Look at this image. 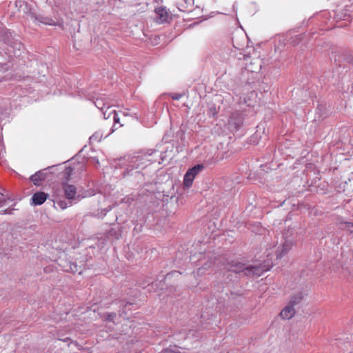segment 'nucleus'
I'll use <instances>...</instances> for the list:
<instances>
[{"instance_id":"nucleus-1","label":"nucleus","mask_w":353,"mask_h":353,"mask_svg":"<svg viewBox=\"0 0 353 353\" xmlns=\"http://www.w3.org/2000/svg\"><path fill=\"white\" fill-rule=\"evenodd\" d=\"M227 270L234 273L243 272L247 276H260L265 272L270 270V266L264 265H248L238 261H231L228 263Z\"/></svg>"},{"instance_id":"nucleus-2","label":"nucleus","mask_w":353,"mask_h":353,"mask_svg":"<svg viewBox=\"0 0 353 353\" xmlns=\"http://www.w3.org/2000/svg\"><path fill=\"white\" fill-rule=\"evenodd\" d=\"M153 153L152 150H148V152L144 154H140L137 156H133L129 158L128 165L125 168L123 175H130V172L134 170L142 169L145 168L149 163H153L155 161L149 159L148 157L152 155Z\"/></svg>"},{"instance_id":"nucleus-3","label":"nucleus","mask_w":353,"mask_h":353,"mask_svg":"<svg viewBox=\"0 0 353 353\" xmlns=\"http://www.w3.org/2000/svg\"><path fill=\"white\" fill-rule=\"evenodd\" d=\"M243 124V116L240 112H234L232 114L229 122L228 128L232 132L238 131Z\"/></svg>"},{"instance_id":"nucleus-4","label":"nucleus","mask_w":353,"mask_h":353,"mask_svg":"<svg viewBox=\"0 0 353 353\" xmlns=\"http://www.w3.org/2000/svg\"><path fill=\"white\" fill-rule=\"evenodd\" d=\"M112 116V119L114 124L112 126L111 130L110 132H108L105 137H107L109 136L111 133H112L115 130L118 129L119 127L122 126V124H119L118 127H116V124L119 123L120 119L118 117L117 113L114 110H112L111 106H108L105 111L103 112V118L104 119H108L110 118V117Z\"/></svg>"},{"instance_id":"nucleus-5","label":"nucleus","mask_w":353,"mask_h":353,"mask_svg":"<svg viewBox=\"0 0 353 353\" xmlns=\"http://www.w3.org/2000/svg\"><path fill=\"white\" fill-rule=\"evenodd\" d=\"M28 17L33 21L36 24L43 23L48 26H55L56 22L49 17L43 14H37L35 12H30Z\"/></svg>"},{"instance_id":"nucleus-6","label":"nucleus","mask_w":353,"mask_h":353,"mask_svg":"<svg viewBox=\"0 0 353 353\" xmlns=\"http://www.w3.org/2000/svg\"><path fill=\"white\" fill-rule=\"evenodd\" d=\"M54 166H49L48 168L41 170L30 176V180L33 182L34 185L39 186L41 185V182L44 181L47 176V170L54 168Z\"/></svg>"},{"instance_id":"nucleus-7","label":"nucleus","mask_w":353,"mask_h":353,"mask_svg":"<svg viewBox=\"0 0 353 353\" xmlns=\"http://www.w3.org/2000/svg\"><path fill=\"white\" fill-rule=\"evenodd\" d=\"M48 195L43 192H37L32 196L31 204L33 205H42L47 199Z\"/></svg>"},{"instance_id":"nucleus-8","label":"nucleus","mask_w":353,"mask_h":353,"mask_svg":"<svg viewBox=\"0 0 353 353\" xmlns=\"http://www.w3.org/2000/svg\"><path fill=\"white\" fill-rule=\"evenodd\" d=\"M62 186L64 190L65 197L69 200L74 199L77 193L76 187L73 185L68 184L66 182L63 183Z\"/></svg>"},{"instance_id":"nucleus-9","label":"nucleus","mask_w":353,"mask_h":353,"mask_svg":"<svg viewBox=\"0 0 353 353\" xmlns=\"http://www.w3.org/2000/svg\"><path fill=\"white\" fill-rule=\"evenodd\" d=\"M155 12L157 14V21L158 23H163L168 21L169 15L165 8H156Z\"/></svg>"},{"instance_id":"nucleus-10","label":"nucleus","mask_w":353,"mask_h":353,"mask_svg":"<svg viewBox=\"0 0 353 353\" xmlns=\"http://www.w3.org/2000/svg\"><path fill=\"white\" fill-rule=\"evenodd\" d=\"M294 307L288 304L285 306L280 313V316L283 319H290L295 314Z\"/></svg>"},{"instance_id":"nucleus-11","label":"nucleus","mask_w":353,"mask_h":353,"mask_svg":"<svg viewBox=\"0 0 353 353\" xmlns=\"http://www.w3.org/2000/svg\"><path fill=\"white\" fill-rule=\"evenodd\" d=\"M305 294L302 292H296L291 296L289 304L294 307L301 302Z\"/></svg>"},{"instance_id":"nucleus-12","label":"nucleus","mask_w":353,"mask_h":353,"mask_svg":"<svg viewBox=\"0 0 353 353\" xmlns=\"http://www.w3.org/2000/svg\"><path fill=\"white\" fill-rule=\"evenodd\" d=\"M292 247V242L291 241H285L282 246L281 252H278L276 258L281 259L285 254H287Z\"/></svg>"},{"instance_id":"nucleus-13","label":"nucleus","mask_w":353,"mask_h":353,"mask_svg":"<svg viewBox=\"0 0 353 353\" xmlns=\"http://www.w3.org/2000/svg\"><path fill=\"white\" fill-rule=\"evenodd\" d=\"M94 106L101 110V113L103 114V112L105 111L108 106H110L108 103H105L103 99H97L96 101L93 102Z\"/></svg>"},{"instance_id":"nucleus-14","label":"nucleus","mask_w":353,"mask_h":353,"mask_svg":"<svg viewBox=\"0 0 353 353\" xmlns=\"http://www.w3.org/2000/svg\"><path fill=\"white\" fill-rule=\"evenodd\" d=\"M195 176H194V174L190 173V172H186L183 178V185L186 188H190L192 185V182L194 181Z\"/></svg>"},{"instance_id":"nucleus-15","label":"nucleus","mask_w":353,"mask_h":353,"mask_svg":"<svg viewBox=\"0 0 353 353\" xmlns=\"http://www.w3.org/2000/svg\"><path fill=\"white\" fill-rule=\"evenodd\" d=\"M73 172V168L70 166H67L65 168L64 170L61 172V179H65L68 181Z\"/></svg>"},{"instance_id":"nucleus-16","label":"nucleus","mask_w":353,"mask_h":353,"mask_svg":"<svg viewBox=\"0 0 353 353\" xmlns=\"http://www.w3.org/2000/svg\"><path fill=\"white\" fill-rule=\"evenodd\" d=\"M103 134L101 131L95 132L92 136L90 137V142H100L103 138Z\"/></svg>"},{"instance_id":"nucleus-17","label":"nucleus","mask_w":353,"mask_h":353,"mask_svg":"<svg viewBox=\"0 0 353 353\" xmlns=\"http://www.w3.org/2000/svg\"><path fill=\"white\" fill-rule=\"evenodd\" d=\"M203 168L204 166L203 164H197L192 168H190L188 172H190V173L194 174V176H196V175L199 173Z\"/></svg>"},{"instance_id":"nucleus-18","label":"nucleus","mask_w":353,"mask_h":353,"mask_svg":"<svg viewBox=\"0 0 353 353\" xmlns=\"http://www.w3.org/2000/svg\"><path fill=\"white\" fill-rule=\"evenodd\" d=\"M57 205L61 210L67 208L68 206L72 205V201H66L65 200H59L56 202Z\"/></svg>"},{"instance_id":"nucleus-19","label":"nucleus","mask_w":353,"mask_h":353,"mask_svg":"<svg viewBox=\"0 0 353 353\" xmlns=\"http://www.w3.org/2000/svg\"><path fill=\"white\" fill-rule=\"evenodd\" d=\"M68 265H69V268L65 269V272L75 273L78 272V266L76 263L68 261Z\"/></svg>"},{"instance_id":"nucleus-20","label":"nucleus","mask_w":353,"mask_h":353,"mask_svg":"<svg viewBox=\"0 0 353 353\" xmlns=\"http://www.w3.org/2000/svg\"><path fill=\"white\" fill-rule=\"evenodd\" d=\"M303 36L301 34H297L291 38L290 43L295 46L298 45L302 40Z\"/></svg>"},{"instance_id":"nucleus-21","label":"nucleus","mask_w":353,"mask_h":353,"mask_svg":"<svg viewBox=\"0 0 353 353\" xmlns=\"http://www.w3.org/2000/svg\"><path fill=\"white\" fill-rule=\"evenodd\" d=\"M132 305V303H131L130 302L122 301V305H123V308L122 310H119L120 315L121 316L123 314H125V311L124 310V308L126 307L128 305Z\"/></svg>"},{"instance_id":"nucleus-22","label":"nucleus","mask_w":353,"mask_h":353,"mask_svg":"<svg viewBox=\"0 0 353 353\" xmlns=\"http://www.w3.org/2000/svg\"><path fill=\"white\" fill-rule=\"evenodd\" d=\"M116 313L114 312H112V313H110L107 315V316L105 318V321H113L114 318L116 317Z\"/></svg>"},{"instance_id":"nucleus-23","label":"nucleus","mask_w":353,"mask_h":353,"mask_svg":"<svg viewBox=\"0 0 353 353\" xmlns=\"http://www.w3.org/2000/svg\"><path fill=\"white\" fill-rule=\"evenodd\" d=\"M160 353H181V352H179L177 350L167 348V349L162 350Z\"/></svg>"},{"instance_id":"nucleus-24","label":"nucleus","mask_w":353,"mask_h":353,"mask_svg":"<svg viewBox=\"0 0 353 353\" xmlns=\"http://www.w3.org/2000/svg\"><path fill=\"white\" fill-rule=\"evenodd\" d=\"M68 261H61L60 265L63 268V270L65 272V269L69 268V265H68Z\"/></svg>"},{"instance_id":"nucleus-25","label":"nucleus","mask_w":353,"mask_h":353,"mask_svg":"<svg viewBox=\"0 0 353 353\" xmlns=\"http://www.w3.org/2000/svg\"><path fill=\"white\" fill-rule=\"evenodd\" d=\"M7 199H10V198H3L0 196V208L4 205Z\"/></svg>"},{"instance_id":"nucleus-26","label":"nucleus","mask_w":353,"mask_h":353,"mask_svg":"<svg viewBox=\"0 0 353 353\" xmlns=\"http://www.w3.org/2000/svg\"><path fill=\"white\" fill-rule=\"evenodd\" d=\"M181 94H175L172 97V98L173 100H179L181 98Z\"/></svg>"},{"instance_id":"nucleus-27","label":"nucleus","mask_w":353,"mask_h":353,"mask_svg":"<svg viewBox=\"0 0 353 353\" xmlns=\"http://www.w3.org/2000/svg\"><path fill=\"white\" fill-rule=\"evenodd\" d=\"M111 209H112L111 206H108V208H106L105 209H104L105 212H104V213H103L101 215H100V216H99V217H103V216L106 214V213H107L108 212H109L110 210H111Z\"/></svg>"},{"instance_id":"nucleus-28","label":"nucleus","mask_w":353,"mask_h":353,"mask_svg":"<svg viewBox=\"0 0 353 353\" xmlns=\"http://www.w3.org/2000/svg\"><path fill=\"white\" fill-rule=\"evenodd\" d=\"M92 161L95 163L96 164L99 165V161L97 159H96L95 157H92Z\"/></svg>"},{"instance_id":"nucleus-29","label":"nucleus","mask_w":353,"mask_h":353,"mask_svg":"<svg viewBox=\"0 0 353 353\" xmlns=\"http://www.w3.org/2000/svg\"><path fill=\"white\" fill-rule=\"evenodd\" d=\"M8 213H10L8 209H6V210H1V214H8Z\"/></svg>"},{"instance_id":"nucleus-30","label":"nucleus","mask_w":353,"mask_h":353,"mask_svg":"<svg viewBox=\"0 0 353 353\" xmlns=\"http://www.w3.org/2000/svg\"><path fill=\"white\" fill-rule=\"evenodd\" d=\"M130 198H124L123 199V202H125V203H130Z\"/></svg>"}]
</instances>
